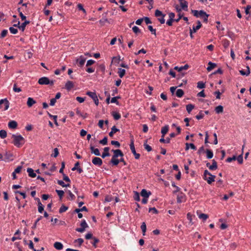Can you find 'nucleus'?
I'll return each instance as SVG.
<instances>
[{
    "mask_svg": "<svg viewBox=\"0 0 251 251\" xmlns=\"http://www.w3.org/2000/svg\"><path fill=\"white\" fill-rule=\"evenodd\" d=\"M56 192L58 195L60 199H61L64 195V192L63 190H56Z\"/></svg>",
    "mask_w": 251,
    "mask_h": 251,
    "instance_id": "46",
    "label": "nucleus"
},
{
    "mask_svg": "<svg viewBox=\"0 0 251 251\" xmlns=\"http://www.w3.org/2000/svg\"><path fill=\"white\" fill-rule=\"evenodd\" d=\"M197 23L198 25L196 26H193L192 31H193V32H196L197 30L199 29L201 27V24L200 21H198Z\"/></svg>",
    "mask_w": 251,
    "mask_h": 251,
    "instance_id": "29",
    "label": "nucleus"
},
{
    "mask_svg": "<svg viewBox=\"0 0 251 251\" xmlns=\"http://www.w3.org/2000/svg\"><path fill=\"white\" fill-rule=\"evenodd\" d=\"M83 239L82 238H78L75 240V243H78L79 246H80L83 243Z\"/></svg>",
    "mask_w": 251,
    "mask_h": 251,
    "instance_id": "59",
    "label": "nucleus"
},
{
    "mask_svg": "<svg viewBox=\"0 0 251 251\" xmlns=\"http://www.w3.org/2000/svg\"><path fill=\"white\" fill-rule=\"evenodd\" d=\"M236 159V156L234 155L232 157H228L226 159V161L227 162H231L232 161L235 160Z\"/></svg>",
    "mask_w": 251,
    "mask_h": 251,
    "instance_id": "62",
    "label": "nucleus"
},
{
    "mask_svg": "<svg viewBox=\"0 0 251 251\" xmlns=\"http://www.w3.org/2000/svg\"><path fill=\"white\" fill-rule=\"evenodd\" d=\"M111 145H114V146H115L116 147H117L118 148L120 147V143L118 141H112L111 142Z\"/></svg>",
    "mask_w": 251,
    "mask_h": 251,
    "instance_id": "60",
    "label": "nucleus"
},
{
    "mask_svg": "<svg viewBox=\"0 0 251 251\" xmlns=\"http://www.w3.org/2000/svg\"><path fill=\"white\" fill-rule=\"evenodd\" d=\"M148 29L152 34L156 35V29H154L151 25H149Z\"/></svg>",
    "mask_w": 251,
    "mask_h": 251,
    "instance_id": "50",
    "label": "nucleus"
},
{
    "mask_svg": "<svg viewBox=\"0 0 251 251\" xmlns=\"http://www.w3.org/2000/svg\"><path fill=\"white\" fill-rule=\"evenodd\" d=\"M199 17H200L202 18V17H204L205 15H206L207 14V13L203 10H200V11H199Z\"/></svg>",
    "mask_w": 251,
    "mask_h": 251,
    "instance_id": "64",
    "label": "nucleus"
},
{
    "mask_svg": "<svg viewBox=\"0 0 251 251\" xmlns=\"http://www.w3.org/2000/svg\"><path fill=\"white\" fill-rule=\"evenodd\" d=\"M237 160V161L238 162V163L239 164H242L243 163V153H242L241 154L239 155L237 157H236V159Z\"/></svg>",
    "mask_w": 251,
    "mask_h": 251,
    "instance_id": "47",
    "label": "nucleus"
},
{
    "mask_svg": "<svg viewBox=\"0 0 251 251\" xmlns=\"http://www.w3.org/2000/svg\"><path fill=\"white\" fill-rule=\"evenodd\" d=\"M199 218L205 221L208 218V216L206 214L201 213L199 215Z\"/></svg>",
    "mask_w": 251,
    "mask_h": 251,
    "instance_id": "40",
    "label": "nucleus"
},
{
    "mask_svg": "<svg viewBox=\"0 0 251 251\" xmlns=\"http://www.w3.org/2000/svg\"><path fill=\"white\" fill-rule=\"evenodd\" d=\"M80 226H81V227L77 228L75 229L76 231H77V232H80V233L83 232L85 231V228H86L88 227V226L87 224L86 223L85 220H83L81 221V222L80 223Z\"/></svg>",
    "mask_w": 251,
    "mask_h": 251,
    "instance_id": "7",
    "label": "nucleus"
},
{
    "mask_svg": "<svg viewBox=\"0 0 251 251\" xmlns=\"http://www.w3.org/2000/svg\"><path fill=\"white\" fill-rule=\"evenodd\" d=\"M112 116L114 119L116 120H118L121 118V115L117 112H113L112 113Z\"/></svg>",
    "mask_w": 251,
    "mask_h": 251,
    "instance_id": "38",
    "label": "nucleus"
},
{
    "mask_svg": "<svg viewBox=\"0 0 251 251\" xmlns=\"http://www.w3.org/2000/svg\"><path fill=\"white\" fill-rule=\"evenodd\" d=\"M185 201V195L183 193L181 192L177 195V202L181 203Z\"/></svg>",
    "mask_w": 251,
    "mask_h": 251,
    "instance_id": "11",
    "label": "nucleus"
},
{
    "mask_svg": "<svg viewBox=\"0 0 251 251\" xmlns=\"http://www.w3.org/2000/svg\"><path fill=\"white\" fill-rule=\"evenodd\" d=\"M119 131V129L117 128L115 126H113L111 128V131L109 133V136L112 137L113 136V134Z\"/></svg>",
    "mask_w": 251,
    "mask_h": 251,
    "instance_id": "26",
    "label": "nucleus"
},
{
    "mask_svg": "<svg viewBox=\"0 0 251 251\" xmlns=\"http://www.w3.org/2000/svg\"><path fill=\"white\" fill-rule=\"evenodd\" d=\"M110 162L113 165H115V166H117V165H118V164L120 162V161L119 159H117V158H113V157H112V159L110 161Z\"/></svg>",
    "mask_w": 251,
    "mask_h": 251,
    "instance_id": "35",
    "label": "nucleus"
},
{
    "mask_svg": "<svg viewBox=\"0 0 251 251\" xmlns=\"http://www.w3.org/2000/svg\"><path fill=\"white\" fill-rule=\"evenodd\" d=\"M27 172L28 173V176L31 177H35L36 176V174L34 172V171L32 169L28 168L27 169Z\"/></svg>",
    "mask_w": 251,
    "mask_h": 251,
    "instance_id": "21",
    "label": "nucleus"
},
{
    "mask_svg": "<svg viewBox=\"0 0 251 251\" xmlns=\"http://www.w3.org/2000/svg\"><path fill=\"white\" fill-rule=\"evenodd\" d=\"M215 67H216V64L212 63L211 62H209L208 67L207 68V70L208 72H210L212 69H213Z\"/></svg>",
    "mask_w": 251,
    "mask_h": 251,
    "instance_id": "28",
    "label": "nucleus"
},
{
    "mask_svg": "<svg viewBox=\"0 0 251 251\" xmlns=\"http://www.w3.org/2000/svg\"><path fill=\"white\" fill-rule=\"evenodd\" d=\"M90 149L92 153H93L97 156L100 155L99 150L97 148H95L94 146H93L92 144L90 145Z\"/></svg>",
    "mask_w": 251,
    "mask_h": 251,
    "instance_id": "12",
    "label": "nucleus"
},
{
    "mask_svg": "<svg viewBox=\"0 0 251 251\" xmlns=\"http://www.w3.org/2000/svg\"><path fill=\"white\" fill-rule=\"evenodd\" d=\"M68 209V207L62 205L59 209V212L60 213H62L65 212Z\"/></svg>",
    "mask_w": 251,
    "mask_h": 251,
    "instance_id": "45",
    "label": "nucleus"
},
{
    "mask_svg": "<svg viewBox=\"0 0 251 251\" xmlns=\"http://www.w3.org/2000/svg\"><path fill=\"white\" fill-rule=\"evenodd\" d=\"M13 91L15 92H20L22 90L20 88H18L17 87V85L16 84H14V86H13Z\"/></svg>",
    "mask_w": 251,
    "mask_h": 251,
    "instance_id": "57",
    "label": "nucleus"
},
{
    "mask_svg": "<svg viewBox=\"0 0 251 251\" xmlns=\"http://www.w3.org/2000/svg\"><path fill=\"white\" fill-rule=\"evenodd\" d=\"M4 160L6 161H10L12 160V154L11 153L6 152L4 155Z\"/></svg>",
    "mask_w": 251,
    "mask_h": 251,
    "instance_id": "27",
    "label": "nucleus"
},
{
    "mask_svg": "<svg viewBox=\"0 0 251 251\" xmlns=\"http://www.w3.org/2000/svg\"><path fill=\"white\" fill-rule=\"evenodd\" d=\"M85 58L82 57V56H80V57L79 59H77L76 60V62L79 64V66L80 67H82L85 62Z\"/></svg>",
    "mask_w": 251,
    "mask_h": 251,
    "instance_id": "22",
    "label": "nucleus"
},
{
    "mask_svg": "<svg viewBox=\"0 0 251 251\" xmlns=\"http://www.w3.org/2000/svg\"><path fill=\"white\" fill-rule=\"evenodd\" d=\"M36 200L38 201V211H39V213H41L44 211V206L41 203V202L40 201V199L39 198H36Z\"/></svg>",
    "mask_w": 251,
    "mask_h": 251,
    "instance_id": "18",
    "label": "nucleus"
},
{
    "mask_svg": "<svg viewBox=\"0 0 251 251\" xmlns=\"http://www.w3.org/2000/svg\"><path fill=\"white\" fill-rule=\"evenodd\" d=\"M86 95L89 96L93 99L96 105L99 104V100L95 92L88 91L86 93Z\"/></svg>",
    "mask_w": 251,
    "mask_h": 251,
    "instance_id": "6",
    "label": "nucleus"
},
{
    "mask_svg": "<svg viewBox=\"0 0 251 251\" xmlns=\"http://www.w3.org/2000/svg\"><path fill=\"white\" fill-rule=\"evenodd\" d=\"M67 192H68V194L69 195V197H70L69 199L71 201L74 200L75 199V195L71 192V191L70 190H68Z\"/></svg>",
    "mask_w": 251,
    "mask_h": 251,
    "instance_id": "53",
    "label": "nucleus"
},
{
    "mask_svg": "<svg viewBox=\"0 0 251 251\" xmlns=\"http://www.w3.org/2000/svg\"><path fill=\"white\" fill-rule=\"evenodd\" d=\"M30 22L29 21L25 20L24 23H23L20 26H19V29L21 30L22 31H24L25 29V26L29 24Z\"/></svg>",
    "mask_w": 251,
    "mask_h": 251,
    "instance_id": "24",
    "label": "nucleus"
},
{
    "mask_svg": "<svg viewBox=\"0 0 251 251\" xmlns=\"http://www.w3.org/2000/svg\"><path fill=\"white\" fill-rule=\"evenodd\" d=\"M159 141L161 142V143H169L170 142V138H167L166 139H164V138H161L160 140H159Z\"/></svg>",
    "mask_w": 251,
    "mask_h": 251,
    "instance_id": "49",
    "label": "nucleus"
},
{
    "mask_svg": "<svg viewBox=\"0 0 251 251\" xmlns=\"http://www.w3.org/2000/svg\"><path fill=\"white\" fill-rule=\"evenodd\" d=\"M28 246H29V248L30 249L33 250L34 251H37L36 249H34V246H33V243L31 240L29 241V243Z\"/></svg>",
    "mask_w": 251,
    "mask_h": 251,
    "instance_id": "61",
    "label": "nucleus"
},
{
    "mask_svg": "<svg viewBox=\"0 0 251 251\" xmlns=\"http://www.w3.org/2000/svg\"><path fill=\"white\" fill-rule=\"evenodd\" d=\"M203 117H204V114L202 113V111H201L199 112V114L196 116V118L198 120H201V119H202L203 118Z\"/></svg>",
    "mask_w": 251,
    "mask_h": 251,
    "instance_id": "51",
    "label": "nucleus"
},
{
    "mask_svg": "<svg viewBox=\"0 0 251 251\" xmlns=\"http://www.w3.org/2000/svg\"><path fill=\"white\" fill-rule=\"evenodd\" d=\"M9 30L10 32L12 34H16L18 32V30L16 28H14L13 27H10L9 28Z\"/></svg>",
    "mask_w": 251,
    "mask_h": 251,
    "instance_id": "63",
    "label": "nucleus"
},
{
    "mask_svg": "<svg viewBox=\"0 0 251 251\" xmlns=\"http://www.w3.org/2000/svg\"><path fill=\"white\" fill-rule=\"evenodd\" d=\"M178 1L180 2V4L181 7V8L185 11L187 10V8H188L187 2L185 0H178Z\"/></svg>",
    "mask_w": 251,
    "mask_h": 251,
    "instance_id": "13",
    "label": "nucleus"
},
{
    "mask_svg": "<svg viewBox=\"0 0 251 251\" xmlns=\"http://www.w3.org/2000/svg\"><path fill=\"white\" fill-rule=\"evenodd\" d=\"M147 141H146V142L144 144V147L145 149L148 151H151L152 150L151 147L149 146L148 144H147Z\"/></svg>",
    "mask_w": 251,
    "mask_h": 251,
    "instance_id": "44",
    "label": "nucleus"
},
{
    "mask_svg": "<svg viewBox=\"0 0 251 251\" xmlns=\"http://www.w3.org/2000/svg\"><path fill=\"white\" fill-rule=\"evenodd\" d=\"M134 199L136 201H139L140 199V196L139 193L137 192H134Z\"/></svg>",
    "mask_w": 251,
    "mask_h": 251,
    "instance_id": "54",
    "label": "nucleus"
},
{
    "mask_svg": "<svg viewBox=\"0 0 251 251\" xmlns=\"http://www.w3.org/2000/svg\"><path fill=\"white\" fill-rule=\"evenodd\" d=\"M169 126H163L161 129V134L165 135L168 131Z\"/></svg>",
    "mask_w": 251,
    "mask_h": 251,
    "instance_id": "36",
    "label": "nucleus"
},
{
    "mask_svg": "<svg viewBox=\"0 0 251 251\" xmlns=\"http://www.w3.org/2000/svg\"><path fill=\"white\" fill-rule=\"evenodd\" d=\"M100 144H101L103 145H105L107 144V137H104L102 140L99 141Z\"/></svg>",
    "mask_w": 251,
    "mask_h": 251,
    "instance_id": "48",
    "label": "nucleus"
},
{
    "mask_svg": "<svg viewBox=\"0 0 251 251\" xmlns=\"http://www.w3.org/2000/svg\"><path fill=\"white\" fill-rule=\"evenodd\" d=\"M217 162L215 160H212V164L209 167V169L210 170H215L217 169Z\"/></svg>",
    "mask_w": 251,
    "mask_h": 251,
    "instance_id": "23",
    "label": "nucleus"
},
{
    "mask_svg": "<svg viewBox=\"0 0 251 251\" xmlns=\"http://www.w3.org/2000/svg\"><path fill=\"white\" fill-rule=\"evenodd\" d=\"M130 149L132 153L134 155L135 158L136 159H138L140 158V155L139 153H137L136 152L134 144V140L133 139H131V142L130 144Z\"/></svg>",
    "mask_w": 251,
    "mask_h": 251,
    "instance_id": "5",
    "label": "nucleus"
},
{
    "mask_svg": "<svg viewBox=\"0 0 251 251\" xmlns=\"http://www.w3.org/2000/svg\"><path fill=\"white\" fill-rule=\"evenodd\" d=\"M205 87V83L202 81H199L197 83V87L199 89H202Z\"/></svg>",
    "mask_w": 251,
    "mask_h": 251,
    "instance_id": "43",
    "label": "nucleus"
},
{
    "mask_svg": "<svg viewBox=\"0 0 251 251\" xmlns=\"http://www.w3.org/2000/svg\"><path fill=\"white\" fill-rule=\"evenodd\" d=\"M121 60L120 57H113L112 59V62L114 63H119L120 61Z\"/></svg>",
    "mask_w": 251,
    "mask_h": 251,
    "instance_id": "58",
    "label": "nucleus"
},
{
    "mask_svg": "<svg viewBox=\"0 0 251 251\" xmlns=\"http://www.w3.org/2000/svg\"><path fill=\"white\" fill-rule=\"evenodd\" d=\"M109 147H105L103 149L104 152L102 153L101 155V157L102 158H104L106 156H110V153H109Z\"/></svg>",
    "mask_w": 251,
    "mask_h": 251,
    "instance_id": "17",
    "label": "nucleus"
},
{
    "mask_svg": "<svg viewBox=\"0 0 251 251\" xmlns=\"http://www.w3.org/2000/svg\"><path fill=\"white\" fill-rule=\"evenodd\" d=\"M154 15L155 17H158L157 19L161 24L165 23V20L164 19V17L165 15L163 14L161 11L158 9L156 10Z\"/></svg>",
    "mask_w": 251,
    "mask_h": 251,
    "instance_id": "4",
    "label": "nucleus"
},
{
    "mask_svg": "<svg viewBox=\"0 0 251 251\" xmlns=\"http://www.w3.org/2000/svg\"><path fill=\"white\" fill-rule=\"evenodd\" d=\"M106 13H104L102 14L103 18H102L101 20H100V23L102 25H104L105 22H108V20L105 18Z\"/></svg>",
    "mask_w": 251,
    "mask_h": 251,
    "instance_id": "37",
    "label": "nucleus"
},
{
    "mask_svg": "<svg viewBox=\"0 0 251 251\" xmlns=\"http://www.w3.org/2000/svg\"><path fill=\"white\" fill-rule=\"evenodd\" d=\"M239 73L242 75L248 76L250 74V70L244 71L243 70L239 71Z\"/></svg>",
    "mask_w": 251,
    "mask_h": 251,
    "instance_id": "41",
    "label": "nucleus"
},
{
    "mask_svg": "<svg viewBox=\"0 0 251 251\" xmlns=\"http://www.w3.org/2000/svg\"><path fill=\"white\" fill-rule=\"evenodd\" d=\"M93 239L94 241L92 243V244L94 246L95 248H96L97 247V244L99 242V240L96 237H93Z\"/></svg>",
    "mask_w": 251,
    "mask_h": 251,
    "instance_id": "55",
    "label": "nucleus"
},
{
    "mask_svg": "<svg viewBox=\"0 0 251 251\" xmlns=\"http://www.w3.org/2000/svg\"><path fill=\"white\" fill-rule=\"evenodd\" d=\"M216 176L214 175H212L210 173H209L207 170L204 171L203 174V179L207 181V182L210 184L212 182L215 181V178Z\"/></svg>",
    "mask_w": 251,
    "mask_h": 251,
    "instance_id": "2",
    "label": "nucleus"
},
{
    "mask_svg": "<svg viewBox=\"0 0 251 251\" xmlns=\"http://www.w3.org/2000/svg\"><path fill=\"white\" fill-rule=\"evenodd\" d=\"M184 95V92L182 89H177L176 92V96L178 98L182 97Z\"/></svg>",
    "mask_w": 251,
    "mask_h": 251,
    "instance_id": "33",
    "label": "nucleus"
},
{
    "mask_svg": "<svg viewBox=\"0 0 251 251\" xmlns=\"http://www.w3.org/2000/svg\"><path fill=\"white\" fill-rule=\"evenodd\" d=\"M141 228L142 229V231L143 232V234L144 235H145V232L146 231V225L145 222L142 223L141 226Z\"/></svg>",
    "mask_w": 251,
    "mask_h": 251,
    "instance_id": "42",
    "label": "nucleus"
},
{
    "mask_svg": "<svg viewBox=\"0 0 251 251\" xmlns=\"http://www.w3.org/2000/svg\"><path fill=\"white\" fill-rule=\"evenodd\" d=\"M54 82V80H50L48 77L45 76L42 77L38 80V83L40 85L50 84V85H53Z\"/></svg>",
    "mask_w": 251,
    "mask_h": 251,
    "instance_id": "3",
    "label": "nucleus"
},
{
    "mask_svg": "<svg viewBox=\"0 0 251 251\" xmlns=\"http://www.w3.org/2000/svg\"><path fill=\"white\" fill-rule=\"evenodd\" d=\"M194 108V105L192 104H188L186 105V110L189 113H190Z\"/></svg>",
    "mask_w": 251,
    "mask_h": 251,
    "instance_id": "34",
    "label": "nucleus"
},
{
    "mask_svg": "<svg viewBox=\"0 0 251 251\" xmlns=\"http://www.w3.org/2000/svg\"><path fill=\"white\" fill-rule=\"evenodd\" d=\"M4 104V110H6L8 109L9 105V102L7 100V99H1L0 100V108H2V104Z\"/></svg>",
    "mask_w": 251,
    "mask_h": 251,
    "instance_id": "8",
    "label": "nucleus"
},
{
    "mask_svg": "<svg viewBox=\"0 0 251 251\" xmlns=\"http://www.w3.org/2000/svg\"><path fill=\"white\" fill-rule=\"evenodd\" d=\"M189 66L188 64H185L184 66L180 67H178V66H176L175 67L174 69L180 72L183 70H187L189 68Z\"/></svg>",
    "mask_w": 251,
    "mask_h": 251,
    "instance_id": "16",
    "label": "nucleus"
},
{
    "mask_svg": "<svg viewBox=\"0 0 251 251\" xmlns=\"http://www.w3.org/2000/svg\"><path fill=\"white\" fill-rule=\"evenodd\" d=\"M12 138L13 139V144L17 147H21L25 143L24 138L21 135L13 134Z\"/></svg>",
    "mask_w": 251,
    "mask_h": 251,
    "instance_id": "1",
    "label": "nucleus"
},
{
    "mask_svg": "<svg viewBox=\"0 0 251 251\" xmlns=\"http://www.w3.org/2000/svg\"><path fill=\"white\" fill-rule=\"evenodd\" d=\"M36 102V101L32 98L29 97L27 99V105L29 107H31Z\"/></svg>",
    "mask_w": 251,
    "mask_h": 251,
    "instance_id": "19",
    "label": "nucleus"
},
{
    "mask_svg": "<svg viewBox=\"0 0 251 251\" xmlns=\"http://www.w3.org/2000/svg\"><path fill=\"white\" fill-rule=\"evenodd\" d=\"M74 87V83L71 81H68L65 84V87L69 91Z\"/></svg>",
    "mask_w": 251,
    "mask_h": 251,
    "instance_id": "15",
    "label": "nucleus"
},
{
    "mask_svg": "<svg viewBox=\"0 0 251 251\" xmlns=\"http://www.w3.org/2000/svg\"><path fill=\"white\" fill-rule=\"evenodd\" d=\"M7 136V132L5 130H0V137L2 139H4Z\"/></svg>",
    "mask_w": 251,
    "mask_h": 251,
    "instance_id": "39",
    "label": "nucleus"
},
{
    "mask_svg": "<svg viewBox=\"0 0 251 251\" xmlns=\"http://www.w3.org/2000/svg\"><path fill=\"white\" fill-rule=\"evenodd\" d=\"M215 110L217 114L221 113L224 110L223 106L222 105H219L215 107Z\"/></svg>",
    "mask_w": 251,
    "mask_h": 251,
    "instance_id": "31",
    "label": "nucleus"
},
{
    "mask_svg": "<svg viewBox=\"0 0 251 251\" xmlns=\"http://www.w3.org/2000/svg\"><path fill=\"white\" fill-rule=\"evenodd\" d=\"M206 153V156L208 159H211L213 156V153L212 151L207 149L205 151Z\"/></svg>",
    "mask_w": 251,
    "mask_h": 251,
    "instance_id": "32",
    "label": "nucleus"
},
{
    "mask_svg": "<svg viewBox=\"0 0 251 251\" xmlns=\"http://www.w3.org/2000/svg\"><path fill=\"white\" fill-rule=\"evenodd\" d=\"M92 163L98 166H100L102 164V161L101 158L97 157H95L93 158L92 160Z\"/></svg>",
    "mask_w": 251,
    "mask_h": 251,
    "instance_id": "9",
    "label": "nucleus"
},
{
    "mask_svg": "<svg viewBox=\"0 0 251 251\" xmlns=\"http://www.w3.org/2000/svg\"><path fill=\"white\" fill-rule=\"evenodd\" d=\"M112 151L114 153V154L112 156V157L113 158H117L119 156L123 157L124 156L123 153L120 150H113Z\"/></svg>",
    "mask_w": 251,
    "mask_h": 251,
    "instance_id": "10",
    "label": "nucleus"
},
{
    "mask_svg": "<svg viewBox=\"0 0 251 251\" xmlns=\"http://www.w3.org/2000/svg\"><path fill=\"white\" fill-rule=\"evenodd\" d=\"M118 73L120 77L122 78L126 74V70L122 68H119Z\"/></svg>",
    "mask_w": 251,
    "mask_h": 251,
    "instance_id": "30",
    "label": "nucleus"
},
{
    "mask_svg": "<svg viewBox=\"0 0 251 251\" xmlns=\"http://www.w3.org/2000/svg\"><path fill=\"white\" fill-rule=\"evenodd\" d=\"M132 30L136 34H138L141 32L140 29L136 26H134L132 27Z\"/></svg>",
    "mask_w": 251,
    "mask_h": 251,
    "instance_id": "52",
    "label": "nucleus"
},
{
    "mask_svg": "<svg viewBox=\"0 0 251 251\" xmlns=\"http://www.w3.org/2000/svg\"><path fill=\"white\" fill-rule=\"evenodd\" d=\"M151 195V192L150 191L148 192L146 189H142L141 192V195L142 197L148 198L149 196Z\"/></svg>",
    "mask_w": 251,
    "mask_h": 251,
    "instance_id": "14",
    "label": "nucleus"
},
{
    "mask_svg": "<svg viewBox=\"0 0 251 251\" xmlns=\"http://www.w3.org/2000/svg\"><path fill=\"white\" fill-rule=\"evenodd\" d=\"M8 126L10 128L15 129L17 128L18 124L16 121H11L9 122Z\"/></svg>",
    "mask_w": 251,
    "mask_h": 251,
    "instance_id": "20",
    "label": "nucleus"
},
{
    "mask_svg": "<svg viewBox=\"0 0 251 251\" xmlns=\"http://www.w3.org/2000/svg\"><path fill=\"white\" fill-rule=\"evenodd\" d=\"M54 247L58 250H61L63 249V246L60 242H56L54 244Z\"/></svg>",
    "mask_w": 251,
    "mask_h": 251,
    "instance_id": "25",
    "label": "nucleus"
},
{
    "mask_svg": "<svg viewBox=\"0 0 251 251\" xmlns=\"http://www.w3.org/2000/svg\"><path fill=\"white\" fill-rule=\"evenodd\" d=\"M7 32H8L7 30H6V29L3 30L1 32L0 37L1 38H4L6 35Z\"/></svg>",
    "mask_w": 251,
    "mask_h": 251,
    "instance_id": "56",
    "label": "nucleus"
}]
</instances>
